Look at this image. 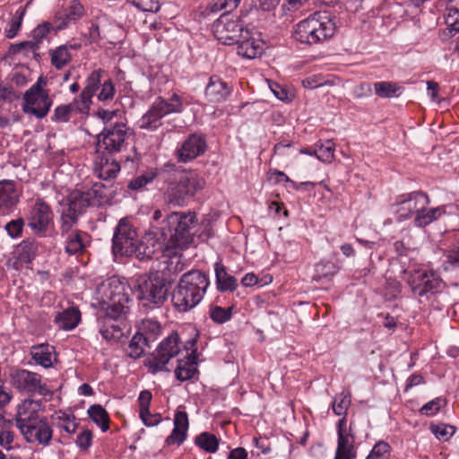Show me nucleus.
<instances>
[{"mask_svg": "<svg viewBox=\"0 0 459 459\" xmlns=\"http://www.w3.org/2000/svg\"><path fill=\"white\" fill-rule=\"evenodd\" d=\"M162 223L160 233L168 255H176L170 250L186 248L193 241L192 230L197 223L195 212H173L167 215Z\"/></svg>", "mask_w": 459, "mask_h": 459, "instance_id": "1", "label": "nucleus"}, {"mask_svg": "<svg viewBox=\"0 0 459 459\" xmlns=\"http://www.w3.org/2000/svg\"><path fill=\"white\" fill-rule=\"evenodd\" d=\"M210 285L208 276L198 270L184 273L172 293V303L179 312L196 307L204 299Z\"/></svg>", "mask_w": 459, "mask_h": 459, "instance_id": "2", "label": "nucleus"}, {"mask_svg": "<svg viewBox=\"0 0 459 459\" xmlns=\"http://www.w3.org/2000/svg\"><path fill=\"white\" fill-rule=\"evenodd\" d=\"M336 29L335 17L327 11H320L296 24L293 36L299 42L311 46L332 39Z\"/></svg>", "mask_w": 459, "mask_h": 459, "instance_id": "3", "label": "nucleus"}, {"mask_svg": "<svg viewBox=\"0 0 459 459\" xmlns=\"http://www.w3.org/2000/svg\"><path fill=\"white\" fill-rule=\"evenodd\" d=\"M137 299L143 307L152 310L160 307L167 300L169 288L166 280L158 275H142L134 286Z\"/></svg>", "mask_w": 459, "mask_h": 459, "instance_id": "4", "label": "nucleus"}, {"mask_svg": "<svg viewBox=\"0 0 459 459\" xmlns=\"http://www.w3.org/2000/svg\"><path fill=\"white\" fill-rule=\"evenodd\" d=\"M185 104L183 98L177 93H173L167 100L158 97L147 112L139 119V127L155 131L162 125V117L173 113H181L184 110Z\"/></svg>", "mask_w": 459, "mask_h": 459, "instance_id": "5", "label": "nucleus"}, {"mask_svg": "<svg viewBox=\"0 0 459 459\" xmlns=\"http://www.w3.org/2000/svg\"><path fill=\"white\" fill-rule=\"evenodd\" d=\"M204 184V180L195 174L183 172L169 183L163 195L164 202L174 206H183L187 199L203 188Z\"/></svg>", "mask_w": 459, "mask_h": 459, "instance_id": "6", "label": "nucleus"}, {"mask_svg": "<svg viewBox=\"0 0 459 459\" xmlns=\"http://www.w3.org/2000/svg\"><path fill=\"white\" fill-rule=\"evenodd\" d=\"M48 80L39 76L28 91L23 94L22 111L37 118H44L49 112L53 100L48 90L44 89Z\"/></svg>", "mask_w": 459, "mask_h": 459, "instance_id": "7", "label": "nucleus"}, {"mask_svg": "<svg viewBox=\"0 0 459 459\" xmlns=\"http://www.w3.org/2000/svg\"><path fill=\"white\" fill-rule=\"evenodd\" d=\"M180 351L181 343L179 337L177 333H172L145 359L144 366L153 375L161 371H169L166 368L167 364L172 358L178 356Z\"/></svg>", "mask_w": 459, "mask_h": 459, "instance_id": "8", "label": "nucleus"}, {"mask_svg": "<svg viewBox=\"0 0 459 459\" xmlns=\"http://www.w3.org/2000/svg\"><path fill=\"white\" fill-rule=\"evenodd\" d=\"M132 133L124 122L107 125L98 135L97 152H120L126 146V140Z\"/></svg>", "mask_w": 459, "mask_h": 459, "instance_id": "9", "label": "nucleus"}, {"mask_svg": "<svg viewBox=\"0 0 459 459\" xmlns=\"http://www.w3.org/2000/svg\"><path fill=\"white\" fill-rule=\"evenodd\" d=\"M407 282L415 296L427 299L444 288L442 279L433 271L414 270L409 273Z\"/></svg>", "mask_w": 459, "mask_h": 459, "instance_id": "10", "label": "nucleus"}, {"mask_svg": "<svg viewBox=\"0 0 459 459\" xmlns=\"http://www.w3.org/2000/svg\"><path fill=\"white\" fill-rule=\"evenodd\" d=\"M244 26L238 16L225 13L212 25L214 37L222 44L231 45L239 41Z\"/></svg>", "mask_w": 459, "mask_h": 459, "instance_id": "11", "label": "nucleus"}, {"mask_svg": "<svg viewBox=\"0 0 459 459\" xmlns=\"http://www.w3.org/2000/svg\"><path fill=\"white\" fill-rule=\"evenodd\" d=\"M11 384L19 392L33 395L38 394L47 396L51 394L45 383H42V377L35 372L27 369H15L11 375Z\"/></svg>", "mask_w": 459, "mask_h": 459, "instance_id": "12", "label": "nucleus"}, {"mask_svg": "<svg viewBox=\"0 0 459 459\" xmlns=\"http://www.w3.org/2000/svg\"><path fill=\"white\" fill-rule=\"evenodd\" d=\"M136 230L126 219H121L115 229L112 238V248L115 255H133L137 244Z\"/></svg>", "mask_w": 459, "mask_h": 459, "instance_id": "13", "label": "nucleus"}, {"mask_svg": "<svg viewBox=\"0 0 459 459\" xmlns=\"http://www.w3.org/2000/svg\"><path fill=\"white\" fill-rule=\"evenodd\" d=\"M430 201L427 194L417 191L400 196L393 204L395 214L400 221L415 216L424 207L429 204Z\"/></svg>", "mask_w": 459, "mask_h": 459, "instance_id": "14", "label": "nucleus"}, {"mask_svg": "<svg viewBox=\"0 0 459 459\" xmlns=\"http://www.w3.org/2000/svg\"><path fill=\"white\" fill-rule=\"evenodd\" d=\"M19 431L26 443L31 446L48 447L53 440L54 430L46 418L24 426Z\"/></svg>", "mask_w": 459, "mask_h": 459, "instance_id": "15", "label": "nucleus"}, {"mask_svg": "<svg viewBox=\"0 0 459 459\" xmlns=\"http://www.w3.org/2000/svg\"><path fill=\"white\" fill-rule=\"evenodd\" d=\"M128 285L124 282L119 277L112 276L103 281L96 290V300L99 304H107L110 301L117 300H127L129 294Z\"/></svg>", "mask_w": 459, "mask_h": 459, "instance_id": "16", "label": "nucleus"}, {"mask_svg": "<svg viewBox=\"0 0 459 459\" xmlns=\"http://www.w3.org/2000/svg\"><path fill=\"white\" fill-rule=\"evenodd\" d=\"M28 225L37 233H45L53 222V212L48 204L37 200L29 210Z\"/></svg>", "mask_w": 459, "mask_h": 459, "instance_id": "17", "label": "nucleus"}, {"mask_svg": "<svg viewBox=\"0 0 459 459\" xmlns=\"http://www.w3.org/2000/svg\"><path fill=\"white\" fill-rule=\"evenodd\" d=\"M346 418H342L337 424L338 440L334 459H354L356 450L354 437L345 429Z\"/></svg>", "mask_w": 459, "mask_h": 459, "instance_id": "18", "label": "nucleus"}, {"mask_svg": "<svg viewBox=\"0 0 459 459\" xmlns=\"http://www.w3.org/2000/svg\"><path fill=\"white\" fill-rule=\"evenodd\" d=\"M206 149L204 138L196 134H190L177 150L178 160L181 162H188L202 155Z\"/></svg>", "mask_w": 459, "mask_h": 459, "instance_id": "19", "label": "nucleus"}, {"mask_svg": "<svg viewBox=\"0 0 459 459\" xmlns=\"http://www.w3.org/2000/svg\"><path fill=\"white\" fill-rule=\"evenodd\" d=\"M41 406L39 402L26 399L24 400L17 409V412L14 418V423L18 429L24 426H29L32 422L40 420L42 417L39 415V411Z\"/></svg>", "mask_w": 459, "mask_h": 459, "instance_id": "20", "label": "nucleus"}, {"mask_svg": "<svg viewBox=\"0 0 459 459\" xmlns=\"http://www.w3.org/2000/svg\"><path fill=\"white\" fill-rule=\"evenodd\" d=\"M41 406L39 402L26 399L24 400L17 409V412L14 418V423L18 429L24 426H29L32 422L40 420L42 417L39 415V411Z\"/></svg>", "mask_w": 459, "mask_h": 459, "instance_id": "21", "label": "nucleus"}, {"mask_svg": "<svg viewBox=\"0 0 459 459\" xmlns=\"http://www.w3.org/2000/svg\"><path fill=\"white\" fill-rule=\"evenodd\" d=\"M134 249L133 255H135L139 260L150 259L161 250L168 252L165 248V243H160L152 234L146 235L142 240L137 239Z\"/></svg>", "mask_w": 459, "mask_h": 459, "instance_id": "22", "label": "nucleus"}, {"mask_svg": "<svg viewBox=\"0 0 459 459\" xmlns=\"http://www.w3.org/2000/svg\"><path fill=\"white\" fill-rule=\"evenodd\" d=\"M231 93V88L220 77L212 75L205 88V97L210 102L219 103L224 101Z\"/></svg>", "mask_w": 459, "mask_h": 459, "instance_id": "23", "label": "nucleus"}, {"mask_svg": "<svg viewBox=\"0 0 459 459\" xmlns=\"http://www.w3.org/2000/svg\"><path fill=\"white\" fill-rule=\"evenodd\" d=\"M189 427L187 413L184 411H177L174 417V429L166 438L168 446L181 445L186 437Z\"/></svg>", "mask_w": 459, "mask_h": 459, "instance_id": "24", "label": "nucleus"}, {"mask_svg": "<svg viewBox=\"0 0 459 459\" xmlns=\"http://www.w3.org/2000/svg\"><path fill=\"white\" fill-rule=\"evenodd\" d=\"M18 201L19 195L14 183L10 180L0 181V215L8 213Z\"/></svg>", "mask_w": 459, "mask_h": 459, "instance_id": "25", "label": "nucleus"}, {"mask_svg": "<svg viewBox=\"0 0 459 459\" xmlns=\"http://www.w3.org/2000/svg\"><path fill=\"white\" fill-rule=\"evenodd\" d=\"M81 321V312L76 307H68L57 312L54 322L59 329L70 331L75 328Z\"/></svg>", "mask_w": 459, "mask_h": 459, "instance_id": "26", "label": "nucleus"}, {"mask_svg": "<svg viewBox=\"0 0 459 459\" xmlns=\"http://www.w3.org/2000/svg\"><path fill=\"white\" fill-rule=\"evenodd\" d=\"M84 14V8L78 0H72L64 13L57 17L56 30L66 28L70 23L76 22Z\"/></svg>", "mask_w": 459, "mask_h": 459, "instance_id": "27", "label": "nucleus"}, {"mask_svg": "<svg viewBox=\"0 0 459 459\" xmlns=\"http://www.w3.org/2000/svg\"><path fill=\"white\" fill-rule=\"evenodd\" d=\"M65 204L67 212L80 216L85 210L91 206L84 191L74 190L66 197Z\"/></svg>", "mask_w": 459, "mask_h": 459, "instance_id": "28", "label": "nucleus"}, {"mask_svg": "<svg viewBox=\"0 0 459 459\" xmlns=\"http://www.w3.org/2000/svg\"><path fill=\"white\" fill-rule=\"evenodd\" d=\"M214 271L218 290L221 292L234 291L238 288L236 278L227 273L225 266L221 262L215 264Z\"/></svg>", "mask_w": 459, "mask_h": 459, "instance_id": "29", "label": "nucleus"}, {"mask_svg": "<svg viewBox=\"0 0 459 459\" xmlns=\"http://www.w3.org/2000/svg\"><path fill=\"white\" fill-rule=\"evenodd\" d=\"M84 192L91 206H101L107 204L111 195V190L101 182L94 183L90 189Z\"/></svg>", "mask_w": 459, "mask_h": 459, "instance_id": "30", "label": "nucleus"}, {"mask_svg": "<svg viewBox=\"0 0 459 459\" xmlns=\"http://www.w3.org/2000/svg\"><path fill=\"white\" fill-rule=\"evenodd\" d=\"M129 301V299L127 300H120L118 299L117 300L110 301V303L100 304L101 309L105 311L104 320L112 321L121 318L128 312Z\"/></svg>", "mask_w": 459, "mask_h": 459, "instance_id": "31", "label": "nucleus"}, {"mask_svg": "<svg viewBox=\"0 0 459 459\" xmlns=\"http://www.w3.org/2000/svg\"><path fill=\"white\" fill-rule=\"evenodd\" d=\"M264 51V41L259 39H247L238 46V54L243 57L252 59L259 56Z\"/></svg>", "mask_w": 459, "mask_h": 459, "instance_id": "32", "label": "nucleus"}, {"mask_svg": "<svg viewBox=\"0 0 459 459\" xmlns=\"http://www.w3.org/2000/svg\"><path fill=\"white\" fill-rule=\"evenodd\" d=\"M80 45H62L50 51L51 64L56 69H62L72 60L71 49H78Z\"/></svg>", "mask_w": 459, "mask_h": 459, "instance_id": "33", "label": "nucleus"}, {"mask_svg": "<svg viewBox=\"0 0 459 459\" xmlns=\"http://www.w3.org/2000/svg\"><path fill=\"white\" fill-rule=\"evenodd\" d=\"M52 29L53 26L50 22H42L32 30V39L20 42L19 47L29 46L31 52L37 51L43 39H47Z\"/></svg>", "mask_w": 459, "mask_h": 459, "instance_id": "34", "label": "nucleus"}, {"mask_svg": "<svg viewBox=\"0 0 459 459\" xmlns=\"http://www.w3.org/2000/svg\"><path fill=\"white\" fill-rule=\"evenodd\" d=\"M197 371L196 358L187 355L186 359H178L175 369L176 377L179 381H186L192 378Z\"/></svg>", "mask_w": 459, "mask_h": 459, "instance_id": "35", "label": "nucleus"}, {"mask_svg": "<svg viewBox=\"0 0 459 459\" xmlns=\"http://www.w3.org/2000/svg\"><path fill=\"white\" fill-rule=\"evenodd\" d=\"M89 242V235L86 232L74 230L66 236L65 251L71 255L82 252Z\"/></svg>", "mask_w": 459, "mask_h": 459, "instance_id": "36", "label": "nucleus"}, {"mask_svg": "<svg viewBox=\"0 0 459 459\" xmlns=\"http://www.w3.org/2000/svg\"><path fill=\"white\" fill-rule=\"evenodd\" d=\"M446 212L444 206L435 208L424 207L414 218V224L417 227L422 228L437 221Z\"/></svg>", "mask_w": 459, "mask_h": 459, "instance_id": "37", "label": "nucleus"}, {"mask_svg": "<svg viewBox=\"0 0 459 459\" xmlns=\"http://www.w3.org/2000/svg\"><path fill=\"white\" fill-rule=\"evenodd\" d=\"M119 170V164L115 160L104 159L103 157L95 168V173L98 177L105 180L115 178Z\"/></svg>", "mask_w": 459, "mask_h": 459, "instance_id": "38", "label": "nucleus"}, {"mask_svg": "<svg viewBox=\"0 0 459 459\" xmlns=\"http://www.w3.org/2000/svg\"><path fill=\"white\" fill-rule=\"evenodd\" d=\"M87 413L90 419L105 432L109 428V416L108 411L100 404H93L89 407Z\"/></svg>", "mask_w": 459, "mask_h": 459, "instance_id": "39", "label": "nucleus"}, {"mask_svg": "<svg viewBox=\"0 0 459 459\" xmlns=\"http://www.w3.org/2000/svg\"><path fill=\"white\" fill-rule=\"evenodd\" d=\"M54 348L48 344H40L32 347V359L44 368L52 366V354Z\"/></svg>", "mask_w": 459, "mask_h": 459, "instance_id": "40", "label": "nucleus"}, {"mask_svg": "<svg viewBox=\"0 0 459 459\" xmlns=\"http://www.w3.org/2000/svg\"><path fill=\"white\" fill-rule=\"evenodd\" d=\"M101 74L102 71L98 69L92 71L86 78L85 86L81 94L88 100H91L95 92L100 89L101 85Z\"/></svg>", "mask_w": 459, "mask_h": 459, "instance_id": "41", "label": "nucleus"}, {"mask_svg": "<svg viewBox=\"0 0 459 459\" xmlns=\"http://www.w3.org/2000/svg\"><path fill=\"white\" fill-rule=\"evenodd\" d=\"M376 94L380 98H394L398 97L403 91V88L396 82L382 81L374 84Z\"/></svg>", "mask_w": 459, "mask_h": 459, "instance_id": "42", "label": "nucleus"}, {"mask_svg": "<svg viewBox=\"0 0 459 459\" xmlns=\"http://www.w3.org/2000/svg\"><path fill=\"white\" fill-rule=\"evenodd\" d=\"M446 23L455 31H459V1L450 0L446 7Z\"/></svg>", "mask_w": 459, "mask_h": 459, "instance_id": "43", "label": "nucleus"}, {"mask_svg": "<svg viewBox=\"0 0 459 459\" xmlns=\"http://www.w3.org/2000/svg\"><path fill=\"white\" fill-rule=\"evenodd\" d=\"M146 343V337L143 333H136L129 342L127 355L133 359H139L143 354Z\"/></svg>", "mask_w": 459, "mask_h": 459, "instance_id": "44", "label": "nucleus"}, {"mask_svg": "<svg viewBox=\"0 0 459 459\" xmlns=\"http://www.w3.org/2000/svg\"><path fill=\"white\" fill-rule=\"evenodd\" d=\"M38 252V245L32 240H24L18 247V259L25 264L30 263Z\"/></svg>", "mask_w": 459, "mask_h": 459, "instance_id": "45", "label": "nucleus"}, {"mask_svg": "<svg viewBox=\"0 0 459 459\" xmlns=\"http://www.w3.org/2000/svg\"><path fill=\"white\" fill-rule=\"evenodd\" d=\"M196 446L207 453H215L219 446L218 438L209 432L199 434L195 440Z\"/></svg>", "mask_w": 459, "mask_h": 459, "instance_id": "46", "label": "nucleus"}, {"mask_svg": "<svg viewBox=\"0 0 459 459\" xmlns=\"http://www.w3.org/2000/svg\"><path fill=\"white\" fill-rule=\"evenodd\" d=\"M315 156L323 162H331L334 157V144L332 141L316 143L314 146Z\"/></svg>", "mask_w": 459, "mask_h": 459, "instance_id": "47", "label": "nucleus"}, {"mask_svg": "<svg viewBox=\"0 0 459 459\" xmlns=\"http://www.w3.org/2000/svg\"><path fill=\"white\" fill-rule=\"evenodd\" d=\"M103 324L104 325L100 327V333L104 339L119 342L124 336V333L118 325H115L108 320H103Z\"/></svg>", "mask_w": 459, "mask_h": 459, "instance_id": "48", "label": "nucleus"}, {"mask_svg": "<svg viewBox=\"0 0 459 459\" xmlns=\"http://www.w3.org/2000/svg\"><path fill=\"white\" fill-rule=\"evenodd\" d=\"M339 267L331 261H320L315 265L314 281H320L322 278L334 275Z\"/></svg>", "mask_w": 459, "mask_h": 459, "instance_id": "49", "label": "nucleus"}, {"mask_svg": "<svg viewBox=\"0 0 459 459\" xmlns=\"http://www.w3.org/2000/svg\"><path fill=\"white\" fill-rule=\"evenodd\" d=\"M91 100H88L80 93V95L74 98L72 102L65 105L69 109L72 116H74L77 114H88L91 108Z\"/></svg>", "mask_w": 459, "mask_h": 459, "instance_id": "50", "label": "nucleus"}, {"mask_svg": "<svg viewBox=\"0 0 459 459\" xmlns=\"http://www.w3.org/2000/svg\"><path fill=\"white\" fill-rule=\"evenodd\" d=\"M351 403V394L349 393H341L336 395L333 403L332 408L333 412L338 416H343L345 418L347 410Z\"/></svg>", "mask_w": 459, "mask_h": 459, "instance_id": "51", "label": "nucleus"}, {"mask_svg": "<svg viewBox=\"0 0 459 459\" xmlns=\"http://www.w3.org/2000/svg\"><path fill=\"white\" fill-rule=\"evenodd\" d=\"M158 176V170L157 169H150L143 172L142 175L136 177L135 178L132 179L129 184L128 187L133 190H139L145 186L146 185L150 184L153 181V179Z\"/></svg>", "mask_w": 459, "mask_h": 459, "instance_id": "52", "label": "nucleus"}, {"mask_svg": "<svg viewBox=\"0 0 459 459\" xmlns=\"http://www.w3.org/2000/svg\"><path fill=\"white\" fill-rule=\"evenodd\" d=\"M210 317L217 324H223L229 321L232 316V307H221L220 306H211L209 311Z\"/></svg>", "mask_w": 459, "mask_h": 459, "instance_id": "53", "label": "nucleus"}, {"mask_svg": "<svg viewBox=\"0 0 459 459\" xmlns=\"http://www.w3.org/2000/svg\"><path fill=\"white\" fill-rule=\"evenodd\" d=\"M391 447L384 441L377 442L372 448L366 459H389Z\"/></svg>", "mask_w": 459, "mask_h": 459, "instance_id": "54", "label": "nucleus"}, {"mask_svg": "<svg viewBox=\"0 0 459 459\" xmlns=\"http://www.w3.org/2000/svg\"><path fill=\"white\" fill-rule=\"evenodd\" d=\"M24 14H25V9H23V8H19L15 12L14 16L12 19V22H10L9 29L6 30V37L8 39H13L17 35V33L22 26V22Z\"/></svg>", "mask_w": 459, "mask_h": 459, "instance_id": "55", "label": "nucleus"}, {"mask_svg": "<svg viewBox=\"0 0 459 459\" xmlns=\"http://www.w3.org/2000/svg\"><path fill=\"white\" fill-rule=\"evenodd\" d=\"M78 217L65 210L63 211L61 215V231L62 234L67 236L72 232L73 227L77 223Z\"/></svg>", "mask_w": 459, "mask_h": 459, "instance_id": "56", "label": "nucleus"}, {"mask_svg": "<svg viewBox=\"0 0 459 459\" xmlns=\"http://www.w3.org/2000/svg\"><path fill=\"white\" fill-rule=\"evenodd\" d=\"M127 2L143 12L156 13L160 10L158 0H127Z\"/></svg>", "mask_w": 459, "mask_h": 459, "instance_id": "57", "label": "nucleus"}, {"mask_svg": "<svg viewBox=\"0 0 459 459\" xmlns=\"http://www.w3.org/2000/svg\"><path fill=\"white\" fill-rule=\"evenodd\" d=\"M72 114L65 104L58 105L53 111L51 121L54 123H67L72 117Z\"/></svg>", "mask_w": 459, "mask_h": 459, "instance_id": "58", "label": "nucleus"}, {"mask_svg": "<svg viewBox=\"0 0 459 459\" xmlns=\"http://www.w3.org/2000/svg\"><path fill=\"white\" fill-rule=\"evenodd\" d=\"M14 440V433L7 426H0V446L6 450L12 449Z\"/></svg>", "mask_w": 459, "mask_h": 459, "instance_id": "59", "label": "nucleus"}, {"mask_svg": "<svg viewBox=\"0 0 459 459\" xmlns=\"http://www.w3.org/2000/svg\"><path fill=\"white\" fill-rule=\"evenodd\" d=\"M100 92L98 94V99L100 101L112 100L115 95V87L111 80L105 81L101 85Z\"/></svg>", "mask_w": 459, "mask_h": 459, "instance_id": "60", "label": "nucleus"}, {"mask_svg": "<svg viewBox=\"0 0 459 459\" xmlns=\"http://www.w3.org/2000/svg\"><path fill=\"white\" fill-rule=\"evenodd\" d=\"M17 99H19V94L14 91L13 86L0 82V100L11 102Z\"/></svg>", "mask_w": 459, "mask_h": 459, "instance_id": "61", "label": "nucleus"}, {"mask_svg": "<svg viewBox=\"0 0 459 459\" xmlns=\"http://www.w3.org/2000/svg\"><path fill=\"white\" fill-rule=\"evenodd\" d=\"M328 81L325 80L323 77H321L320 75H311V76H308L307 78H305L303 81H302V85L305 87V88H307V89H316L318 87H322L324 85H326L328 84Z\"/></svg>", "mask_w": 459, "mask_h": 459, "instance_id": "62", "label": "nucleus"}, {"mask_svg": "<svg viewBox=\"0 0 459 459\" xmlns=\"http://www.w3.org/2000/svg\"><path fill=\"white\" fill-rule=\"evenodd\" d=\"M92 433L91 430H82L76 438V445L81 450H87L91 446Z\"/></svg>", "mask_w": 459, "mask_h": 459, "instance_id": "63", "label": "nucleus"}, {"mask_svg": "<svg viewBox=\"0 0 459 459\" xmlns=\"http://www.w3.org/2000/svg\"><path fill=\"white\" fill-rule=\"evenodd\" d=\"M23 224L24 222L22 219L11 221L6 224L5 230L10 237L17 238L22 233Z\"/></svg>", "mask_w": 459, "mask_h": 459, "instance_id": "64", "label": "nucleus"}]
</instances>
